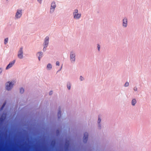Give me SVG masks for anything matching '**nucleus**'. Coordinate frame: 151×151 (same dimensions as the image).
<instances>
[{
	"label": "nucleus",
	"instance_id": "obj_1",
	"mask_svg": "<svg viewBox=\"0 0 151 151\" xmlns=\"http://www.w3.org/2000/svg\"><path fill=\"white\" fill-rule=\"evenodd\" d=\"M17 56L19 59H22L24 58L23 47L22 46L19 49L17 52Z\"/></svg>",
	"mask_w": 151,
	"mask_h": 151
},
{
	"label": "nucleus",
	"instance_id": "obj_2",
	"mask_svg": "<svg viewBox=\"0 0 151 151\" xmlns=\"http://www.w3.org/2000/svg\"><path fill=\"white\" fill-rule=\"evenodd\" d=\"M70 60L71 62L73 63L76 61V53L75 51L73 50L70 52Z\"/></svg>",
	"mask_w": 151,
	"mask_h": 151
},
{
	"label": "nucleus",
	"instance_id": "obj_3",
	"mask_svg": "<svg viewBox=\"0 0 151 151\" xmlns=\"http://www.w3.org/2000/svg\"><path fill=\"white\" fill-rule=\"evenodd\" d=\"M69 145V141H66L65 142L64 146L65 151H64L63 149H60L58 150L56 149L55 151V149H54V151H68Z\"/></svg>",
	"mask_w": 151,
	"mask_h": 151
},
{
	"label": "nucleus",
	"instance_id": "obj_4",
	"mask_svg": "<svg viewBox=\"0 0 151 151\" xmlns=\"http://www.w3.org/2000/svg\"><path fill=\"white\" fill-rule=\"evenodd\" d=\"M22 10L21 9H17L15 16V18L17 19L20 18L22 15Z\"/></svg>",
	"mask_w": 151,
	"mask_h": 151
},
{
	"label": "nucleus",
	"instance_id": "obj_5",
	"mask_svg": "<svg viewBox=\"0 0 151 151\" xmlns=\"http://www.w3.org/2000/svg\"><path fill=\"white\" fill-rule=\"evenodd\" d=\"M56 7L55 2V1H52L51 4L50 8V13L52 14L55 10V8Z\"/></svg>",
	"mask_w": 151,
	"mask_h": 151
},
{
	"label": "nucleus",
	"instance_id": "obj_6",
	"mask_svg": "<svg viewBox=\"0 0 151 151\" xmlns=\"http://www.w3.org/2000/svg\"><path fill=\"white\" fill-rule=\"evenodd\" d=\"M14 84L10 81L6 82V88L8 91L10 90L13 88Z\"/></svg>",
	"mask_w": 151,
	"mask_h": 151
},
{
	"label": "nucleus",
	"instance_id": "obj_7",
	"mask_svg": "<svg viewBox=\"0 0 151 151\" xmlns=\"http://www.w3.org/2000/svg\"><path fill=\"white\" fill-rule=\"evenodd\" d=\"M88 133L87 132H85L84 134L83 137V142L84 143H86L88 140Z\"/></svg>",
	"mask_w": 151,
	"mask_h": 151
},
{
	"label": "nucleus",
	"instance_id": "obj_8",
	"mask_svg": "<svg viewBox=\"0 0 151 151\" xmlns=\"http://www.w3.org/2000/svg\"><path fill=\"white\" fill-rule=\"evenodd\" d=\"M127 24V19L126 17H124L122 19V27L126 28Z\"/></svg>",
	"mask_w": 151,
	"mask_h": 151
},
{
	"label": "nucleus",
	"instance_id": "obj_9",
	"mask_svg": "<svg viewBox=\"0 0 151 151\" xmlns=\"http://www.w3.org/2000/svg\"><path fill=\"white\" fill-rule=\"evenodd\" d=\"M16 60H14L10 62L6 68V70H7L12 68L14 65Z\"/></svg>",
	"mask_w": 151,
	"mask_h": 151
},
{
	"label": "nucleus",
	"instance_id": "obj_10",
	"mask_svg": "<svg viewBox=\"0 0 151 151\" xmlns=\"http://www.w3.org/2000/svg\"><path fill=\"white\" fill-rule=\"evenodd\" d=\"M49 43V37L48 36H47L44 39L43 45L48 46Z\"/></svg>",
	"mask_w": 151,
	"mask_h": 151
},
{
	"label": "nucleus",
	"instance_id": "obj_11",
	"mask_svg": "<svg viewBox=\"0 0 151 151\" xmlns=\"http://www.w3.org/2000/svg\"><path fill=\"white\" fill-rule=\"evenodd\" d=\"M73 18L76 19H79L81 16V14L80 13H77L73 15Z\"/></svg>",
	"mask_w": 151,
	"mask_h": 151
},
{
	"label": "nucleus",
	"instance_id": "obj_12",
	"mask_svg": "<svg viewBox=\"0 0 151 151\" xmlns=\"http://www.w3.org/2000/svg\"><path fill=\"white\" fill-rule=\"evenodd\" d=\"M6 118V115L5 114H3L1 118H0V123L1 124L4 121Z\"/></svg>",
	"mask_w": 151,
	"mask_h": 151
},
{
	"label": "nucleus",
	"instance_id": "obj_13",
	"mask_svg": "<svg viewBox=\"0 0 151 151\" xmlns=\"http://www.w3.org/2000/svg\"><path fill=\"white\" fill-rule=\"evenodd\" d=\"M43 53L41 51L37 53L36 55L37 56H38V58L39 61L40 60V59L42 58V57L43 56Z\"/></svg>",
	"mask_w": 151,
	"mask_h": 151
},
{
	"label": "nucleus",
	"instance_id": "obj_14",
	"mask_svg": "<svg viewBox=\"0 0 151 151\" xmlns=\"http://www.w3.org/2000/svg\"><path fill=\"white\" fill-rule=\"evenodd\" d=\"M58 119H60L61 115V108L60 107H59L58 108Z\"/></svg>",
	"mask_w": 151,
	"mask_h": 151
},
{
	"label": "nucleus",
	"instance_id": "obj_15",
	"mask_svg": "<svg viewBox=\"0 0 151 151\" xmlns=\"http://www.w3.org/2000/svg\"><path fill=\"white\" fill-rule=\"evenodd\" d=\"M137 102V100L136 99H132L131 101V104L132 106H134Z\"/></svg>",
	"mask_w": 151,
	"mask_h": 151
},
{
	"label": "nucleus",
	"instance_id": "obj_16",
	"mask_svg": "<svg viewBox=\"0 0 151 151\" xmlns=\"http://www.w3.org/2000/svg\"><path fill=\"white\" fill-rule=\"evenodd\" d=\"M52 68V66L51 64L48 63L47 66V69L48 70H50Z\"/></svg>",
	"mask_w": 151,
	"mask_h": 151
},
{
	"label": "nucleus",
	"instance_id": "obj_17",
	"mask_svg": "<svg viewBox=\"0 0 151 151\" xmlns=\"http://www.w3.org/2000/svg\"><path fill=\"white\" fill-rule=\"evenodd\" d=\"M71 84L70 82H68L67 83V87L68 90H70L71 88Z\"/></svg>",
	"mask_w": 151,
	"mask_h": 151
},
{
	"label": "nucleus",
	"instance_id": "obj_18",
	"mask_svg": "<svg viewBox=\"0 0 151 151\" xmlns=\"http://www.w3.org/2000/svg\"><path fill=\"white\" fill-rule=\"evenodd\" d=\"M55 142L54 140H52L51 141V145L52 148H54L55 145Z\"/></svg>",
	"mask_w": 151,
	"mask_h": 151
},
{
	"label": "nucleus",
	"instance_id": "obj_19",
	"mask_svg": "<svg viewBox=\"0 0 151 151\" xmlns=\"http://www.w3.org/2000/svg\"><path fill=\"white\" fill-rule=\"evenodd\" d=\"M9 39L8 37L5 38L4 41V44L5 45H6L8 42Z\"/></svg>",
	"mask_w": 151,
	"mask_h": 151
},
{
	"label": "nucleus",
	"instance_id": "obj_20",
	"mask_svg": "<svg viewBox=\"0 0 151 151\" xmlns=\"http://www.w3.org/2000/svg\"><path fill=\"white\" fill-rule=\"evenodd\" d=\"M24 89L22 88H20V93H23L24 92Z\"/></svg>",
	"mask_w": 151,
	"mask_h": 151
},
{
	"label": "nucleus",
	"instance_id": "obj_21",
	"mask_svg": "<svg viewBox=\"0 0 151 151\" xmlns=\"http://www.w3.org/2000/svg\"><path fill=\"white\" fill-rule=\"evenodd\" d=\"M6 104V102H4V103H3V104L2 106L1 107V108L0 109L1 110H2V109H3L4 107Z\"/></svg>",
	"mask_w": 151,
	"mask_h": 151
},
{
	"label": "nucleus",
	"instance_id": "obj_22",
	"mask_svg": "<svg viewBox=\"0 0 151 151\" xmlns=\"http://www.w3.org/2000/svg\"><path fill=\"white\" fill-rule=\"evenodd\" d=\"M79 79L81 81H82L84 80V78L82 76H80Z\"/></svg>",
	"mask_w": 151,
	"mask_h": 151
},
{
	"label": "nucleus",
	"instance_id": "obj_23",
	"mask_svg": "<svg viewBox=\"0 0 151 151\" xmlns=\"http://www.w3.org/2000/svg\"><path fill=\"white\" fill-rule=\"evenodd\" d=\"M78 9H76L74 10V12L73 13V15L78 13Z\"/></svg>",
	"mask_w": 151,
	"mask_h": 151
},
{
	"label": "nucleus",
	"instance_id": "obj_24",
	"mask_svg": "<svg viewBox=\"0 0 151 151\" xmlns=\"http://www.w3.org/2000/svg\"><path fill=\"white\" fill-rule=\"evenodd\" d=\"M129 83L128 82H127L124 84V86L125 87H127L129 86Z\"/></svg>",
	"mask_w": 151,
	"mask_h": 151
},
{
	"label": "nucleus",
	"instance_id": "obj_25",
	"mask_svg": "<svg viewBox=\"0 0 151 151\" xmlns=\"http://www.w3.org/2000/svg\"><path fill=\"white\" fill-rule=\"evenodd\" d=\"M43 51L44 52H45L46 50V48L47 46H45V45H43Z\"/></svg>",
	"mask_w": 151,
	"mask_h": 151
},
{
	"label": "nucleus",
	"instance_id": "obj_26",
	"mask_svg": "<svg viewBox=\"0 0 151 151\" xmlns=\"http://www.w3.org/2000/svg\"><path fill=\"white\" fill-rule=\"evenodd\" d=\"M101 118L99 116L98 117V122H98V124L101 123L100 122H101Z\"/></svg>",
	"mask_w": 151,
	"mask_h": 151
},
{
	"label": "nucleus",
	"instance_id": "obj_27",
	"mask_svg": "<svg viewBox=\"0 0 151 151\" xmlns=\"http://www.w3.org/2000/svg\"><path fill=\"white\" fill-rule=\"evenodd\" d=\"M97 47L98 50L99 51L100 50V47H101L100 45L99 44H98Z\"/></svg>",
	"mask_w": 151,
	"mask_h": 151
},
{
	"label": "nucleus",
	"instance_id": "obj_28",
	"mask_svg": "<svg viewBox=\"0 0 151 151\" xmlns=\"http://www.w3.org/2000/svg\"><path fill=\"white\" fill-rule=\"evenodd\" d=\"M98 124V129H101V123Z\"/></svg>",
	"mask_w": 151,
	"mask_h": 151
},
{
	"label": "nucleus",
	"instance_id": "obj_29",
	"mask_svg": "<svg viewBox=\"0 0 151 151\" xmlns=\"http://www.w3.org/2000/svg\"><path fill=\"white\" fill-rule=\"evenodd\" d=\"M133 90L134 91H137V87L135 86L133 88Z\"/></svg>",
	"mask_w": 151,
	"mask_h": 151
},
{
	"label": "nucleus",
	"instance_id": "obj_30",
	"mask_svg": "<svg viewBox=\"0 0 151 151\" xmlns=\"http://www.w3.org/2000/svg\"><path fill=\"white\" fill-rule=\"evenodd\" d=\"M56 65L59 66L60 65V63L59 61H57L56 63Z\"/></svg>",
	"mask_w": 151,
	"mask_h": 151
},
{
	"label": "nucleus",
	"instance_id": "obj_31",
	"mask_svg": "<svg viewBox=\"0 0 151 151\" xmlns=\"http://www.w3.org/2000/svg\"><path fill=\"white\" fill-rule=\"evenodd\" d=\"M52 93H53V92L52 91H51L50 92L49 94L50 95H51L52 94Z\"/></svg>",
	"mask_w": 151,
	"mask_h": 151
},
{
	"label": "nucleus",
	"instance_id": "obj_32",
	"mask_svg": "<svg viewBox=\"0 0 151 151\" xmlns=\"http://www.w3.org/2000/svg\"><path fill=\"white\" fill-rule=\"evenodd\" d=\"M37 1L40 4L42 3V0H37Z\"/></svg>",
	"mask_w": 151,
	"mask_h": 151
},
{
	"label": "nucleus",
	"instance_id": "obj_33",
	"mask_svg": "<svg viewBox=\"0 0 151 151\" xmlns=\"http://www.w3.org/2000/svg\"><path fill=\"white\" fill-rule=\"evenodd\" d=\"M59 130H57L56 131V132H57V134L59 133Z\"/></svg>",
	"mask_w": 151,
	"mask_h": 151
},
{
	"label": "nucleus",
	"instance_id": "obj_34",
	"mask_svg": "<svg viewBox=\"0 0 151 151\" xmlns=\"http://www.w3.org/2000/svg\"><path fill=\"white\" fill-rule=\"evenodd\" d=\"M62 66L60 68V70H58V71H60L61 70V69H62Z\"/></svg>",
	"mask_w": 151,
	"mask_h": 151
}]
</instances>
